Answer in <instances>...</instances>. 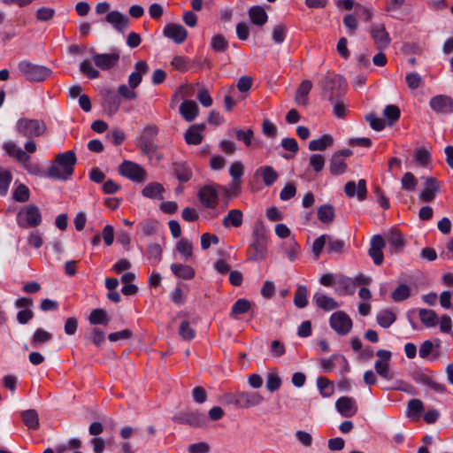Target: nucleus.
<instances>
[{"label":"nucleus","instance_id":"obj_1","mask_svg":"<svg viewBox=\"0 0 453 453\" xmlns=\"http://www.w3.org/2000/svg\"><path fill=\"white\" fill-rule=\"evenodd\" d=\"M76 156L73 150L59 153L56 156L54 163L49 167L47 176L58 180H66L73 173Z\"/></svg>","mask_w":453,"mask_h":453},{"label":"nucleus","instance_id":"obj_2","mask_svg":"<svg viewBox=\"0 0 453 453\" xmlns=\"http://www.w3.org/2000/svg\"><path fill=\"white\" fill-rule=\"evenodd\" d=\"M19 73L29 81L41 82L51 74V70L46 66L22 60L18 64Z\"/></svg>","mask_w":453,"mask_h":453},{"label":"nucleus","instance_id":"obj_3","mask_svg":"<svg viewBox=\"0 0 453 453\" xmlns=\"http://www.w3.org/2000/svg\"><path fill=\"white\" fill-rule=\"evenodd\" d=\"M18 220L23 227H35L42 222V214L37 206L29 204L19 211Z\"/></svg>","mask_w":453,"mask_h":453},{"label":"nucleus","instance_id":"obj_4","mask_svg":"<svg viewBox=\"0 0 453 453\" xmlns=\"http://www.w3.org/2000/svg\"><path fill=\"white\" fill-rule=\"evenodd\" d=\"M17 130L25 136L38 137L46 131V125L42 120L21 119L17 122Z\"/></svg>","mask_w":453,"mask_h":453},{"label":"nucleus","instance_id":"obj_5","mask_svg":"<svg viewBox=\"0 0 453 453\" xmlns=\"http://www.w3.org/2000/svg\"><path fill=\"white\" fill-rule=\"evenodd\" d=\"M119 173L129 180L142 183L148 180L146 171L139 165L125 160L119 167Z\"/></svg>","mask_w":453,"mask_h":453},{"label":"nucleus","instance_id":"obj_6","mask_svg":"<svg viewBox=\"0 0 453 453\" xmlns=\"http://www.w3.org/2000/svg\"><path fill=\"white\" fill-rule=\"evenodd\" d=\"M95 65L101 70H109L114 67L119 59V52L96 53L94 50H90Z\"/></svg>","mask_w":453,"mask_h":453},{"label":"nucleus","instance_id":"obj_7","mask_svg":"<svg viewBox=\"0 0 453 453\" xmlns=\"http://www.w3.org/2000/svg\"><path fill=\"white\" fill-rule=\"evenodd\" d=\"M330 326L339 334L344 335L350 331L352 327V321L346 313L337 311L332 314L330 318Z\"/></svg>","mask_w":453,"mask_h":453},{"label":"nucleus","instance_id":"obj_8","mask_svg":"<svg viewBox=\"0 0 453 453\" xmlns=\"http://www.w3.org/2000/svg\"><path fill=\"white\" fill-rule=\"evenodd\" d=\"M385 246L386 242L380 234H376L372 238L368 254L376 265H380L383 263L384 255L382 250Z\"/></svg>","mask_w":453,"mask_h":453},{"label":"nucleus","instance_id":"obj_9","mask_svg":"<svg viewBox=\"0 0 453 453\" xmlns=\"http://www.w3.org/2000/svg\"><path fill=\"white\" fill-rule=\"evenodd\" d=\"M337 411L345 418L355 416L358 411L356 401L349 396H342L335 402Z\"/></svg>","mask_w":453,"mask_h":453},{"label":"nucleus","instance_id":"obj_10","mask_svg":"<svg viewBox=\"0 0 453 453\" xmlns=\"http://www.w3.org/2000/svg\"><path fill=\"white\" fill-rule=\"evenodd\" d=\"M429 104L437 113L447 114L453 111V99L448 96L439 95L434 96L430 100Z\"/></svg>","mask_w":453,"mask_h":453},{"label":"nucleus","instance_id":"obj_11","mask_svg":"<svg viewBox=\"0 0 453 453\" xmlns=\"http://www.w3.org/2000/svg\"><path fill=\"white\" fill-rule=\"evenodd\" d=\"M370 33L379 50H381L388 47L390 37L383 24L372 26L370 29Z\"/></svg>","mask_w":453,"mask_h":453},{"label":"nucleus","instance_id":"obj_12","mask_svg":"<svg viewBox=\"0 0 453 453\" xmlns=\"http://www.w3.org/2000/svg\"><path fill=\"white\" fill-rule=\"evenodd\" d=\"M198 198L201 203L210 209H213L218 204V192L212 186H204L198 192Z\"/></svg>","mask_w":453,"mask_h":453},{"label":"nucleus","instance_id":"obj_13","mask_svg":"<svg viewBox=\"0 0 453 453\" xmlns=\"http://www.w3.org/2000/svg\"><path fill=\"white\" fill-rule=\"evenodd\" d=\"M164 35L175 43H182L188 36V32L185 27L180 24L170 23L164 28Z\"/></svg>","mask_w":453,"mask_h":453},{"label":"nucleus","instance_id":"obj_14","mask_svg":"<svg viewBox=\"0 0 453 453\" xmlns=\"http://www.w3.org/2000/svg\"><path fill=\"white\" fill-rule=\"evenodd\" d=\"M105 21L119 33H124L129 24V19L119 11H111L105 16Z\"/></svg>","mask_w":453,"mask_h":453},{"label":"nucleus","instance_id":"obj_15","mask_svg":"<svg viewBox=\"0 0 453 453\" xmlns=\"http://www.w3.org/2000/svg\"><path fill=\"white\" fill-rule=\"evenodd\" d=\"M376 356L378 357V360L374 365L375 371L381 377L388 379L391 352L385 349H380L377 351Z\"/></svg>","mask_w":453,"mask_h":453},{"label":"nucleus","instance_id":"obj_16","mask_svg":"<svg viewBox=\"0 0 453 453\" xmlns=\"http://www.w3.org/2000/svg\"><path fill=\"white\" fill-rule=\"evenodd\" d=\"M344 191L349 197H353L355 195L360 201H363L366 196V182L364 179L359 180L357 185L355 181H348L345 185Z\"/></svg>","mask_w":453,"mask_h":453},{"label":"nucleus","instance_id":"obj_17","mask_svg":"<svg viewBox=\"0 0 453 453\" xmlns=\"http://www.w3.org/2000/svg\"><path fill=\"white\" fill-rule=\"evenodd\" d=\"M336 363H341L342 365V372H349V366L348 361L343 356L333 355L329 358H322L320 360L321 368L326 372H332L335 368Z\"/></svg>","mask_w":453,"mask_h":453},{"label":"nucleus","instance_id":"obj_18","mask_svg":"<svg viewBox=\"0 0 453 453\" xmlns=\"http://www.w3.org/2000/svg\"><path fill=\"white\" fill-rule=\"evenodd\" d=\"M205 129L204 124L191 126L184 134V139L188 144H200L203 139V132Z\"/></svg>","mask_w":453,"mask_h":453},{"label":"nucleus","instance_id":"obj_19","mask_svg":"<svg viewBox=\"0 0 453 453\" xmlns=\"http://www.w3.org/2000/svg\"><path fill=\"white\" fill-rule=\"evenodd\" d=\"M270 239L265 230L257 232V260L265 259L269 253Z\"/></svg>","mask_w":453,"mask_h":453},{"label":"nucleus","instance_id":"obj_20","mask_svg":"<svg viewBox=\"0 0 453 453\" xmlns=\"http://www.w3.org/2000/svg\"><path fill=\"white\" fill-rule=\"evenodd\" d=\"M180 113L183 119L188 121H193L198 115L199 108L197 104L193 100H185L180 106Z\"/></svg>","mask_w":453,"mask_h":453},{"label":"nucleus","instance_id":"obj_21","mask_svg":"<svg viewBox=\"0 0 453 453\" xmlns=\"http://www.w3.org/2000/svg\"><path fill=\"white\" fill-rule=\"evenodd\" d=\"M438 191L439 185L436 180L433 177H430L426 179L425 188L419 194V197L423 202L429 203L434 199Z\"/></svg>","mask_w":453,"mask_h":453},{"label":"nucleus","instance_id":"obj_22","mask_svg":"<svg viewBox=\"0 0 453 453\" xmlns=\"http://www.w3.org/2000/svg\"><path fill=\"white\" fill-rule=\"evenodd\" d=\"M4 150L8 156L15 158L19 162L25 164L29 161V156L13 142H8L3 144Z\"/></svg>","mask_w":453,"mask_h":453},{"label":"nucleus","instance_id":"obj_23","mask_svg":"<svg viewBox=\"0 0 453 453\" xmlns=\"http://www.w3.org/2000/svg\"><path fill=\"white\" fill-rule=\"evenodd\" d=\"M252 310V303L246 299H238L232 306L230 317L234 319H239L242 315H244Z\"/></svg>","mask_w":453,"mask_h":453},{"label":"nucleus","instance_id":"obj_24","mask_svg":"<svg viewBox=\"0 0 453 453\" xmlns=\"http://www.w3.org/2000/svg\"><path fill=\"white\" fill-rule=\"evenodd\" d=\"M165 192V188L162 184L158 182H150L147 184L143 189L142 190V195L144 197L150 199H159L162 200L163 193Z\"/></svg>","mask_w":453,"mask_h":453},{"label":"nucleus","instance_id":"obj_25","mask_svg":"<svg viewBox=\"0 0 453 453\" xmlns=\"http://www.w3.org/2000/svg\"><path fill=\"white\" fill-rule=\"evenodd\" d=\"M312 88V83L309 80H304L299 85L295 96V101L298 105H306L308 102V94Z\"/></svg>","mask_w":453,"mask_h":453},{"label":"nucleus","instance_id":"obj_26","mask_svg":"<svg viewBox=\"0 0 453 453\" xmlns=\"http://www.w3.org/2000/svg\"><path fill=\"white\" fill-rule=\"evenodd\" d=\"M313 300L320 309L326 311L339 307V304L335 300L322 293H316L313 296Z\"/></svg>","mask_w":453,"mask_h":453},{"label":"nucleus","instance_id":"obj_27","mask_svg":"<svg viewBox=\"0 0 453 453\" xmlns=\"http://www.w3.org/2000/svg\"><path fill=\"white\" fill-rule=\"evenodd\" d=\"M171 270L178 278L191 280L195 277V270L187 265L172 264Z\"/></svg>","mask_w":453,"mask_h":453},{"label":"nucleus","instance_id":"obj_28","mask_svg":"<svg viewBox=\"0 0 453 453\" xmlns=\"http://www.w3.org/2000/svg\"><path fill=\"white\" fill-rule=\"evenodd\" d=\"M334 142V139L329 134H325L319 139L311 140L309 142L310 150H324L327 146H331Z\"/></svg>","mask_w":453,"mask_h":453},{"label":"nucleus","instance_id":"obj_29","mask_svg":"<svg viewBox=\"0 0 453 453\" xmlns=\"http://www.w3.org/2000/svg\"><path fill=\"white\" fill-rule=\"evenodd\" d=\"M242 223V213L239 210H231L223 219L224 226H233L238 227Z\"/></svg>","mask_w":453,"mask_h":453},{"label":"nucleus","instance_id":"obj_30","mask_svg":"<svg viewBox=\"0 0 453 453\" xmlns=\"http://www.w3.org/2000/svg\"><path fill=\"white\" fill-rule=\"evenodd\" d=\"M52 335L50 333L47 332L42 328H38L35 331L32 338H31V345L34 348L39 347L41 344H43L49 341H50Z\"/></svg>","mask_w":453,"mask_h":453},{"label":"nucleus","instance_id":"obj_31","mask_svg":"<svg viewBox=\"0 0 453 453\" xmlns=\"http://www.w3.org/2000/svg\"><path fill=\"white\" fill-rule=\"evenodd\" d=\"M22 420L30 429L39 428V418L35 410H27L22 412Z\"/></svg>","mask_w":453,"mask_h":453},{"label":"nucleus","instance_id":"obj_32","mask_svg":"<svg viewBox=\"0 0 453 453\" xmlns=\"http://www.w3.org/2000/svg\"><path fill=\"white\" fill-rule=\"evenodd\" d=\"M281 249L285 251L289 260L294 261L300 252V246L294 238L281 244Z\"/></svg>","mask_w":453,"mask_h":453},{"label":"nucleus","instance_id":"obj_33","mask_svg":"<svg viewBox=\"0 0 453 453\" xmlns=\"http://www.w3.org/2000/svg\"><path fill=\"white\" fill-rule=\"evenodd\" d=\"M347 165L340 153H334L330 162V171L333 174H341L346 171Z\"/></svg>","mask_w":453,"mask_h":453},{"label":"nucleus","instance_id":"obj_34","mask_svg":"<svg viewBox=\"0 0 453 453\" xmlns=\"http://www.w3.org/2000/svg\"><path fill=\"white\" fill-rule=\"evenodd\" d=\"M400 109L394 104L387 105L383 111V115L389 126H393L400 118Z\"/></svg>","mask_w":453,"mask_h":453},{"label":"nucleus","instance_id":"obj_35","mask_svg":"<svg viewBox=\"0 0 453 453\" xmlns=\"http://www.w3.org/2000/svg\"><path fill=\"white\" fill-rule=\"evenodd\" d=\"M386 237L395 251L400 250L404 246L403 237L402 234L396 230H391L387 234Z\"/></svg>","mask_w":453,"mask_h":453},{"label":"nucleus","instance_id":"obj_36","mask_svg":"<svg viewBox=\"0 0 453 453\" xmlns=\"http://www.w3.org/2000/svg\"><path fill=\"white\" fill-rule=\"evenodd\" d=\"M261 176L265 186H272L279 178L278 173L272 166L260 168Z\"/></svg>","mask_w":453,"mask_h":453},{"label":"nucleus","instance_id":"obj_37","mask_svg":"<svg viewBox=\"0 0 453 453\" xmlns=\"http://www.w3.org/2000/svg\"><path fill=\"white\" fill-rule=\"evenodd\" d=\"M419 319L421 322L427 327L434 326L437 324V315L432 310L420 309Z\"/></svg>","mask_w":453,"mask_h":453},{"label":"nucleus","instance_id":"obj_38","mask_svg":"<svg viewBox=\"0 0 453 453\" xmlns=\"http://www.w3.org/2000/svg\"><path fill=\"white\" fill-rule=\"evenodd\" d=\"M318 218L323 223H330L334 218V207L330 204H324L318 209Z\"/></svg>","mask_w":453,"mask_h":453},{"label":"nucleus","instance_id":"obj_39","mask_svg":"<svg viewBox=\"0 0 453 453\" xmlns=\"http://www.w3.org/2000/svg\"><path fill=\"white\" fill-rule=\"evenodd\" d=\"M186 424L194 427L203 426L206 424V418L203 413L197 411L187 412Z\"/></svg>","mask_w":453,"mask_h":453},{"label":"nucleus","instance_id":"obj_40","mask_svg":"<svg viewBox=\"0 0 453 453\" xmlns=\"http://www.w3.org/2000/svg\"><path fill=\"white\" fill-rule=\"evenodd\" d=\"M103 107L109 114H114L119 107V102L112 93H108L103 102Z\"/></svg>","mask_w":453,"mask_h":453},{"label":"nucleus","instance_id":"obj_41","mask_svg":"<svg viewBox=\"0 0 453 453\" xmlns=\"http://www.w3.org/2000/svg\"><path fill=\"white\" fill-rule=\"evenodd\" d=\"M308 290L305 286H298L295 292L294 303L297 308L306 307Z\"/></svg>","mask_w":453,"mask_h":453},{"label":"nucleus","instance_id":"obj_42","mask_svg":"<svg viewBox=\"0 0 453 453\" xmlns=\"http://www.w3.org/2000/svg\"><path fill=\"white\" fill-rule=\"evenodd\" d=\"M254 402V395L252 393L238 392L236 393V407L238 408H250Z\"/></svg>","mask_w":453,"mask_h":453},{"label":"nucleus","instance_id":"obj_43","mask_svg":"<svg viewBox=\"0 0 453 453\" xmlns=\"http://www.w3.org/2000/svg\"><path fill=\"white\" fill-rule=\"evenodd\" d=\"M317 386L323 397H329L334 393V388L331 381L326 377H319L317 380Z\"/></svg>","mask_w":453,"mask_h":453},{"label":"nucleus","instance_id":"obj_44","mask_svg":"<svg viewBox=\"0 0 453 453\" xmlns=\"http://www.w3.org/2000/svg\"><path fill=\"white\" fill-rule=\"evenodd\" d=\"M88 320L92 325L104 324L107 325L109 319L105 311L103 309H95L91 311Z\"/></svg>","mask_w":453,"mask_h":453},{"label":"nucleus","instance_id":"obj_45","mask_svg":"<svg viewBox=\"0 0 453 453\" xmlns=\"http://www.w3.org/2000/svg\"><path fill=\"white\" fill-rule=\"evenodd\" d=\"M395 314L390 311H382L377 316V321L384 328L389 327L395 321Z\"/></svg>","mask_w":453,"mask_h":453},{"label":"nucleus","instance_id":"obj_46","mask_svg":"<svg viewBox=\"0 0 453 453\" xmlns=\"http://www.w3.org/2000/svg\"><path fill=\"white\" fill-rule=\"evenodd\" d=\"M415 161L422 166H427L431 162L429 151L425 148H418L414 151Z\"/></svg>","mask_w":453,"mask_h":453},{"label":"nucleus","instance_id":"obj_47","mask_svg":"<svg viewBox=\"0 0 453 453\" xmlns=\"http://www.w3.org/2000/svg\"><path fill=\"white\" fill-rule=\"evenodd\" d=\"M192 243L187 239H180L176 245V250L183 255L185 260L192 257Z\"/></svg>","mask_w":453,"mask_h":453},{"label":"nucleus","instance_id":"obj_48","mask_svg":"<svg viewBox=\"0 0 453 453\" xmlns=\"http://www.w3.org/2000/svg\"><path fill=\"white\" fill-rule=\"evenodd\" d=\"M179 334L184 341H191L196 336V331L190 326L188 321L184 320L180 325Z\"/></svg>","mask_w":453,"mask_h":453},{"label":"nucleus","instance_id":"obj_49","mask_svg":"<svg viewBox=\"0 0 453 453\" xmlns=\"http://www.w3.org/2000/svg\"><path fill=\"white\" fill-rule=\"evenodd\" d=\"M406 0H387L385 3V11L390 16L395 17L404 5Z\"/></svg>","mask_w":453,"mask_h":453},{"label":"nucleus","instance_id":"obj_50","mask_svg":"<svg viewBox=\"0 0 453 453\" xmlns=\"http://www.w3.org/2000/svg\"><path fill=\"white\" fill-rule=\"evenodd\" d=\"M30 192L24 184H19L13 191L12 197L16 202L24 203L29 199Z\"/></svg>","mask_w":453,"mask_h":453},{"label":"nucleus","instance_id":"obj_51","mask_svg":"<svg viewBox=\"0 0 453 453\" xmlns=\"http://www.w3.org/2000/svg\"><path fill=\"white\" fill-rule=\"evenodd\" d=\"M12 179V174L8 170L0 168V195L7 193Z\"/></svg>","mask_w":453,"mask_h":453},{"label":"nucleus","instance_id":"obj_52","mask_svg":"<svg viewBox=\"0 0 453 453\" xmlns=\"http://www.w3.org/2000/svg\"><path fill=\"white\" fill-rule=\"evenodd\" d=\"M174 173L180 181L186 182L191 178V170L184 165L176 164L174 165Z\"/></svg>","mask_w":453,"mask_h":453},{"label":"nucleus","instance_id":"obj_53","mask_svg":"<svg viewBox=\"0 0 453 453\" xmlns=\"http://www.w3.org/2000/svg\"><path fill=\"white\" fill-rule=\"evenodd\" d=\"M401 183L404 190L413 191L418 185V180L411 173H405L402 178Z\"/></svg>","mask_w":453,"mask_h":453},{"label":"nucleus","instance_id":"obj_54","mask_svg":"<svg viewBox=\"0 0 453 453\" xmlns=\"http://www.w3.org/2000/svg\"><path fill=\"white\" fill-rule=\"evenodd\" d=\"M80 71L89 79H96L99 76V72L93 67L89 60H84L80 65Z\"/></svg>","mask_w":453,"mask_h":453},{"label":"nucleus","instance_id":"obj_55","mask_svg":"<svg viewBox=\"0 0 453 453\" xmlns=\"http://www.w3.org/2000/svg\"><path fill=\"white\" fill-rule=\"evenodd\" d=\"M410 288L406 284L398 286L392 293V298L396 302H401L410 296Z\"/></svg>","mask_w":453,"mask_h":453},{"label":"nucleus","instance_id":"obj_56","mask_svg":"<svg viewBox=\"0 0 453 453\" xmlns=\"http://www.w3.org/2000/svg\"><path fill=\"white\" fill-rule=\"evenodd\" d=\"M276 126L268 119H264L262 122V133L268 138L273 139L277 135Z\"/></svg>","mask_w":453,"mask_h":453},{"label":"nucleus","instance_id":"obj_57","mask_svg":"<svg viewBox=\"0 0 453 453\" xmlns=\"http://www.w3.org/2000/svg\"><path fill=\"white\" fill-rule=\"evenodd\" d=\"M194 88L189 85L181 86L174 93L172 99V105L180 99L193 96Z\"/></svg>","mask_w":453,"mask_h":453},{"label":"nucleus","instance_id":"obj_58","mask_svg":"<svg viewBox=\"0 0 453 453\" xmlns=\"http://www.w3.org/2000/svg\"><path fill=\"white\" fill-rule=\"evenodd\" d=\"M365 120L369 123L370 127L375 131H381L385 127L383 119L377 117L374 112H371L365 116Z\"/></svg>","mask_w":453,"mask_h":453},{"label":"nucleus","instance_id":"obj_59","mask_svg":"<svg viewBox=\"0 0 453 453\" xmlns=\"http://www.w3.org/2000/svg\"><path fill=\"white\" fill-rule=\"evenodd\" d=\"M139 226L145 235H152L158 228V222L155 219H145Z\"/></svg>","mask_w":453,"mask_h":453},{"label":"nucleus","instance_id":"obj_60","mask_svg":"<svg viewBox=\"0 0 453 453\" xmlns=\"http://www.w3.org/2000/svg\"><path fill=\"white\" fill-rule=\"evenodd\" d=\"M287 34V27L285 25L280 24L273 27L272 37L275 43H281L284 42Z\"/></svg>","mask_w":453,"mask_h":453},{"label":"nucleus","instance_id":"obj_61","mask_svg":"<svg viewBox=\"0 0 453 453\" xmlns=\"http://www.w3.org/2000/svg\"><path fill=\"white\" fill-rule=\"evenodd\" d=\"M281 385V380L280 376L275 372H271L268 374L267 380H266V388L271 391L274 392L280 388Z\"/></svg>","mask_w":453,"mask_h":453},{"label":"nucleus","instance_id":"obj_62","mask_svg":"<svg viewBox=\"0 0 453 453\" xmlns=\"http://www.w3.org/2000/svg\"><path fill=\"white\" fill-rule=\"evenodd\" d=\"M423 409V403L419 399H411L408 403V416H418Z\"/></svg>","mask_w":453,"mask_h":453},{"label":"nucleus","instance_id":"obj_63","mask_svg":"<svg viewBox=\"0 0 453 453\" xmlns=\"http://www.w3.org/2000/svg\"><path fill=\"white\" fill-rule=\"evenodd\" d=\"M328 241V235L327 234H322L319 238H317L313 244H312V252L316 258L319 257V255L322 252V250L326 243H327Z\"/></svg>","mask_w":453,"mask_h":453},{"label":"nucleus","instance_id":"obj_64","mask_svg":"<svg viewBox=\"0 0 453 453\" xmlns=\"http://www.w3.org/2000/svg\"><path fill=\"white\" fill-rule=\"evenodd\" d=\"M188 65L189 61L183 56H175L171 61V65L180 72L187 71Z\"/></svg>","mask_w":453,"mask_h":453}]
</instances>
